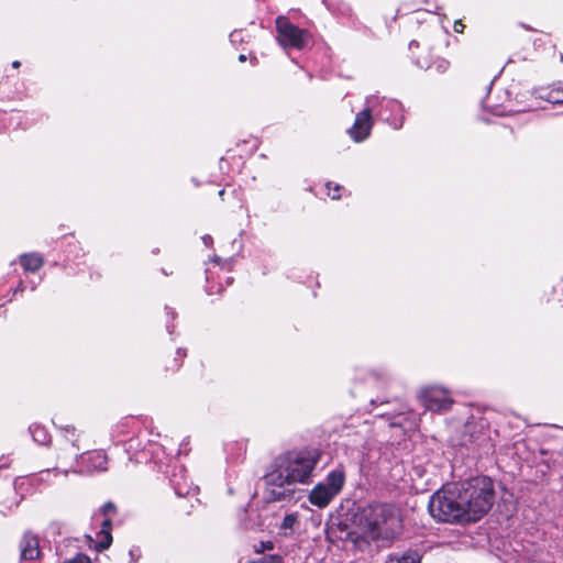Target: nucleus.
I'll return each instance as SVG.
<instances>
[{"label": "nucleus", "mask_w": 563, "mask_h": 563, "mask_svg": "<svg viewBox=\"0 0 563 563\" xmlns=\"http://www.w3.org/2000/svg\"><path fill=\"white\" fill-rule=\"evenodd\" d=\"M321 453L317 449L287 452L275 459L273 470L265 476V497L269 503L290 499L295 484H306Z\"/></svg>", "instance_id": "obj_1"}, {"label": "nucleus", "mask_w": 563, "mask_h": 563, "mask_svg": "<svg viewBox=\"0 0 563 563\" xmlns=\"http://www.w3.org/2000/svg\"><path fill=\"white\" fill-rule=\"evenodd\" d=\"M352 526L339 525V538L357 544L377 539L383 529L393 530L398 522L396 508L387 504H372L360 509L351 519Z\"/></svg>", "instance_id": "obj_2"}, {"label": "nucleus", "mask_w": 563, "mask_h": 563, "mask_svg": "<svg viewBox=\"0 0 563 563\" xmlns=\"http://www.w3.org/2000/svg\"><path fill=\"white\" fill-rule=\"evenodd\" d=\"M457 486L471 521L479 520L492 509L496 499L492 478L487 476H476L465 482L457 483Z\"/></svg>", "instance_id": "obj_3"}, {"label": "nucleus", "mask_w": 563, "mask_h": 563, "mask_svg": "<svg viewBox=\"0 0 563 563\" xmlns=\"http://www.w3.org/2000/svg\"><path fill=\"white\" fill-rule=\"evenodd\" d=\"M430 515L443 522H470L457 483L434 493L428 505Z\"/></svg>", "instance_id": "obj_4"}, {"label": "nucleus", "mask_w": 563, "mask_h": 563, "mask_svg": "<svg viewBox=\"0 0 563 563\" xmlns=\"http://www.w3.org/2000/svg\"><path fill=\"white\" fill-rule=\"evenodd\" d=\"M276 40L285 49L303 51L310 48L313 43V35L307 29L295 25L288 16L278 15L275 19Z\"/></svg>", "instance_id": "obj_5"}, {"label": "nucleus", "mask_w": 563, "mask_h": 563, "mask_svg": "<svg viewBox=\"0 0 563 563\" xmlns=\"http://www.w3.org/2000/svg\"><path fill=\"white\" fill-rule=\"evenodd\" d=\"M345 482L344 472L334 470L325 479L317 484L309 494V501L319 508H323L342 490Z\"/></svg>", "instance_id": "obj_6"}, {"label": "nucleus", "mask_w": 563, "mask_h": 563, "mask_svg": "<svg viewBox=\"0 0 563 563\" xmlns=\"http://www.w3.org/2000/svg\"><path fill=\"white\" fill-rule=\"evenodd\" d=\"M418 398L424 409L431 412L441 413L449 411L454 404V400L450 396V391L438 386L423 388L419 393Z\"/></svg>", "instance_id": "obj_7"}, {"label": "nucleus", "mask_w": 563, "mask_h": 563, "mask_svg": "<svg viewBox=\"0 0 563 563\" xmlns=\"http://www.w3.org/2000/svg\"><path fill=\"white\" fill-rule=\"evenodd\" d=\"M415 64L433 75L446 74L450 69V62L440 56L433 47H422L420 52L412 55Z\"/></svg>", "instance_id": "obj_8"}, {"label": "nucleus", "mask_w": 563, "mask_h": 563, "mask_svg": "<svg viewBox=\"0 0 563 563\" xmlns=\"http://www.w3.org/2000/svg\"><path fill=\"white\" fill-rule=\"evenodd\" d=\"M373 125L372 110L365 108L356 113L355 120L352 126L347 129L346 133L354 142L360 143L371 135Z\"/></svg>", "instance_id": "obj_9"}, {"label": "nucleus", "mask_w": 563, "mask_h": 563, "mask_svg": "<svg viewBox=\"0 0 563 563\" xmlns=\"http://www.w3.org/2000/svg\"><path fill=\"white\" fill-rule=\"evenodd\" d=\"M186 356V350L177 347L161 357V366L166 374H174L183 366Z\"/></svg>", "instance_id": "obj_10"}, {"label": "nucleus", "mask_w": 563, "mask_h": 563, "mask_svg": "<svg viewBox=\"0 0 563 563\" xmlns=\"http://www.w3.org/2000/svg\"><path fill=\"white\" fill-rule=\"evenodd\" d=\"M220 200L228 207H241L243 201V192L240 187L227 185L218 191Z\"/></svg>", "instance_id": "obj_11"}, {"label": "nucleus", "mask_w": 563, "mask_h": 563, "mask_svg": "<svg viewBox=\"0 0 563 563\" xmlns=\"http://www.w3.org/2000/svg\"><path fill=\"white\" fill-rule=\"evenodd\" d=\"M21 559L34 560L40 555V547L37 537L31 533H25L20 543Z\"/></svg>", "instance_id": "obj_12"}, {"label": "nucleus", "mask_w": 563, "mask_h": 563, "mask_svg": "<svg viewBox=\"0 0 563 563\" xmlns=\"http://www.w3.org/2000/svg\"><path fill=\"white\" fill-rule=\"evenodd\" d=\"M20 265L24 271L36 273L44 265V258L37 253H27L20 256Z\"/></svg>", "instance_id": "obj_13"}, {"label": "nucleus", "mask_w": 563, "mask_h": 563, "mask_svg": "<svg viewBox=\"0 0 563 563\" xmlns=\"http://www.w3.org/2000/svg\"><path fill=\"white\" fill-rule=\"evenodd\" d=\"M111 527H112L111 519H109V518L104 519L101 525V530L99 532L100 540L98 541V543L95 547L97 551L107 550L111 545V543H112Z\"/></svg>", "instance_id": "obj_14"}, {"label": "nucleus", "mask_w": 563, "mask_h": 563, "mask_svg": "<svg viewBox=\"0 0 563 563\" xmlns=\"http://www.w3.org/2000/svg\"><path fill=\"white\" fill-rule=\"evenodd\" d=\"M541 98L553 104H563V85H552L544 90Z\"/></svg>", "instance_id": "obj_15"}, {"label": "nucleus", "mask_w": 563, "mask_h": 563, "mask_svg": "<svg viewBox=\"0 0 563 563\" xmlns=\"http://www.w3.org/2000/svg\"><path fill=\"white\" fill-rule=\"evenodd\" d=\"M30 432L34 441L42 445H47L51 442V434L44 424H32L30 427Z\"/></svg>", "instance_id": "obj_16"}, {"label": "nucleus", "mask_w": 563, "mask_h": 563, "mask_svg": "<svg viewBox=\"0 0 563 563\" xmlns=\"http://www.w3.org/2000/svg\"><path fill=\"white\" fill-rule=\"evenodd\" d=\"M406 407L404 405H400V410L396 413L395 411H385V412H382V413H378L377 416L382 417V418H387L388 420H396L400 417L404 416V418L401 420H398L397 422H408L410 420H415L416 418L415 417H410L411 412H405V409Z\"/></svg>", "instance_id": "obj_17"}, {"label": "nucleus", "mask_w": 563, "mask_h": 563, "mask_svg": "<svg viewBox=\"0 0 563 563\" xmlns=\"http://www.w3.org/2000/svg\"><path fill=\"white\" fill-rule=\"evenodd\" d=\"M386 563H420V556L417 552H408L402 556H390Z\"/></svg>", "instance_id": "obj_18"}, {"label": "nucleus", "mask_w": 563, "mask_h": 563, "mask_svg": "<svg viewBox=\"0 0 563 563\" xmlns=\"http://www.w3.org/2000/svg\"><path fill=\"white\" fill-rule=\"evenodd\" d=\"M298 523V514H288L284 517L280 529L285 531V534H287V531H292L295 526Z\"/></svg>", "instance_id": "obj_19"}, {"label": "nucleus", "mask_w": 563, "mask_h": 563, "mask_svg": "<svg viewBox=\"0 0 563 563\" xmlns=\"http://www.w3.org/2000/svg\"><path fill=\"white\" fill-rule=\"evenodd\" d=\"M325 188H327V195L332 199V200H338L341 198V191L343 189V187L339 184H334L332 181H328L325 184Z\"/></svg>", "instance_id": "obj_20"}, {"label": "nucleus", "mask_w": 563, "mask_h": 563, "mask_svg": "<svg viewBox=\"0 0 563 563\" xmlns=\"http://www.w3.org/2000/svg\"><path fill=\"white\" fill-rule=\"evenodd\" d=\"M64 563H91L90 559L85 554H77L75 558L65 561Z\"/></svg>", "instance_id": "obj_21"}, {"label": "nucleus", "mask_w": 563, "mask_h": 563, "mask_svg": "<svg viewBox=\"0 0 563 563\" xmlns=\"http://www.w3.org/2000/svg\"><path fill=\"white\" fill-rule=\"evenodd\" d=\"M115 509H117V508H115L114 504H113V503H111V501H108V503H106V504L102 506V508H101V512H102V515H103V516H108V515H109V514H111V512H115Z\"/></svg>", "instance_id": "obj_22"}, {"label": "nucleus", "mask_w": 563, "mask_h": 563, "mask_svg": "<svg viewBox=\"0 0 563 563\" xmlns=\"http://www.w3.org/2000/svg\"><path fill=\"white\" fill-rule=\"evenodd\" d=\"M274 543L272 541L261 542L260 547L255 548L257 553L264 552L265 550H273Z\"/></svg>", "instance_id": "obj_23"}, {"label": "nucleus", "mask_w": 563, "mask_h": 563, "mask_svg": "<svg viewBox=\"0 0 563 563\" xmlns=\"http://www.w3.org/2000/svg\"><path fill=\"white\" fill-rule=\"evenodd\" d=\"M453 29L456 33H463L465 29V24L461 20H456L454 22Z\"/></svg>", "instance_id": "obj_24"}, {"label": "nucleus", "mask_w": 563, "mask_h": 563, "mask_svg": "<svg viewBox=\"0 0 563 563\" xmlns=\"http://www.w3.org/2000/svg\"><path fill=\"white\" fill-rule=\"evenodd\" d=\"M217 265L221 266V267H224V265L227 266H230L231 265V262L227 261V260H221L220 257L216 256L213 260H212Z\"/></svg>", "instance_id": "obj_25"}, {"label": "nucleus", "mask_w": 563, "mask_h": 563, "mask_svg": "<svg viewBox=\"0 0 563 563\" xmlns=\"http://www.w3.org/2000/svg\"><path fill=\"white\" fill-rule=\"evenodd\" d=\"M250 62L253 66H256L258 64V59L255 55L250 56Z\"/></svg>", "instance_id": "obj_26"}, {"label": "nucleus", "mask_w": 563, "mask_h": 563, "mask_svg": "<svg viewBox=\"0 0 563 563\" xmlns=\"http://www.w3.org/2000/svg\"><path fill=\"white\" fill-rule=\"evenodd\" d=\"M246 59H247V56L245 54H240L238 57V60L240 63H244V62H246Z\"/></svg>", "instance_id": "obj_27"}, {"label": "nucleus", "mask_w": 563, "mask_h": 563, "mask_svg": "<svg viewBox=\"0 0 563 563\" xmlns=\"http://www.w3.org/2000/svg\"><path fill=\"white\" fill-rule=\"evenodd\" d=\"M20 66H21V63L19 60H14L12 63V67H14V68H19Z\"/></svg>", "instance_id": "obj_28"}, {"label": "nucleus", "mask_w": 563, "mask_h": 563, "mask_svg": "<svg viewBox=\"0 0 563 563\" xmlns=\"http://www.w3.org/2000/svg\"><path fill=\"white\" fill-rule=\"evenodd\" d=\"M413 45H415L416 47H419V44H418V43H416V42H410V48H412V46H413Z\"/></svg>", "instance_id": "obj_29"}, {"label": "nucleus", "mask_w": 563, "mask_h": 563, "mask_svg": "<svg viewBox=\"0 0 563 563\" xmlns=\"http://www.w3.org/2000/svg\"><path fill=\"white\" fill-rule=\"evenodd\" d=\"M505 130H508L510 134L514 133V130L511 128H508V126H504Z\"/></svg>", "instance_id": "obj_30"}, {"label": "nucleus", "mask_w": 563, "mask_h": 563, "mask_svg": "<svg viewBox=\"0 0 563 563\" xmlns=\"http://www.w3.org/2000/svg\"><path fill=\"white\" fill-rule=\"evenodd\" d=\"M232 280H233V278H232V277H227V284H228V285H229V284H231V283H232Z\"/></svg>", "instance_id": "obj_31"}, {"label": "nucleus", "mask_w": 563, "mask_h": 563, "mask_svg": "<svg viewBox=\"0 0 563 563\" xmlns=\"http://www.w3.org/2000/svg\"><path fill=\"white\" fill-rule=\"evenodd\" d=\"M560 62H563V55L560 53Z\"/></svg>", "instance_id": "obj_32"}]
</instances>
